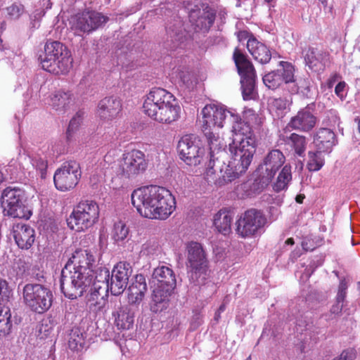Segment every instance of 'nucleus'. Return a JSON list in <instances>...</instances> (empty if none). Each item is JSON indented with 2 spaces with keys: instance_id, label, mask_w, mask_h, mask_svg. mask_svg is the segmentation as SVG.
<instances>
[{
  "instance_id": "obj_1",
  "label": "nucleus",
  "mask_w": 360,
  "mask_h": 360,
  "mask_svg": "<svg viewBox=\"0 0 360 360\" xmlns=\"http://www.w3.org/2000/svg\"><path fill=\"white\" fill-rule=\"evenodd\" d=\"M96 256L90 250H77L62 269L60 289L65 296L74 300L81 297L95 280L93 268Z\"/></svg>"
},
{
  "instance_id": "obj_2",
  "label": "nucleus",
  "mask_w": 360,
  "mask_h": 360,
  "mask_svg": "<svg viewBox=\"0 0 360 360\" xmlns=\"http://www.w3.org/2000/svg\"><path fill=\"white\" fill-rule=\"evenodd\" d=\"M131 203L143 217L165 220L176 208V200L165 187L148 186L137 188L131 193Z\"/></svg>"
},
{
  "instance_id": "obj_3",
  "label": "nucleus",
  "mask_w": 360,
  "mask_h": 360,
  "mask_svg": "<svg viewBox=\"0 0 360 360\" xmlns=\"http://www.w3.org/2000/svg\"><path fill=\"white\" fill-rule=\"evenodd\" d=\"M144 112L153 120L170 124L180 117L181 107L175 96L162 88H154L146 96Z\"/></svg>"
},
{
  "instance_id": "obj_4",
  "label": "nucleus",
  "mask_w": 360,
  "mask_h": 360,
  "mask_svg": "<svg viewBox=\"0 0 360 360\" xmlns=\"http://www.w3.org/2000/svg\"><path fill=\"white\" fill-rule=\"evenodd\" d=\"M233 141L229 144L232 157L249 167L256 152V137L250 125L245 122H236L232 127Z\"/></svg>"
},
{
  "instance_id": "obj_5",
  "label": "nucleus",
  "mask_w": 360,
  "mask_h": 360,
  "mask_svg": "<svg viewBox=\"0 0 360 360\" xmlns=\"http://www.w3.org/2000/svg\"><path fill=\"white\" fill-rule=\"evenodd\" d=\"M41 68L52 74H66L72 68V59L66 46L56 41H48L44 53L39 58Z\"/></svg>"
},
{
  "instance_id": "obj_6",
  "label": "nucleus",
  "mask_w": 360,
  "mask_h": 360,
  "mask_svg": "<svg viewBox=\"0 0 360 360\" xmlns=\"http://www.w3.org/2000/svg\"><path fill=\"white\" fill-rule=\"evenodd\" d=\"M187 265L191 269L189 280L196 286H202L212 283L210 281V271L207 255L202 245L197 242H190L186 245Z\"/></svg>"
},
{
  "instance_id": "obj_7",
  "label": "nucleus",
  "mask_w": 360,
  "mask_h": 360,
  "mask_svg": "<svg viewBox=\"0 0 360 360\" xmlns=\"http://www.w3.org/2000/svg\"><path fill=\"white\" fill-rule=\"evenodd\" d=\"M132 274V267L127 262H120L113 268L111 276L106 269H101L95 277L101 283L106 282L111 293L119 295L123 292L128 284L129 278Z\"/></svg>"
},
{
  "instance_id": "obj_8",
  "label": "nucleus",
  "mask_w": 360,
  "mask_h": 360,
  "mask_svg": "<svg viewBox=\"0 0 360 360\" xmlns=\"http://www.w3.org/2000/svg\"><path fill=\"white\" fill-rule=\"evenodd\" d=\"M98 204L93 200H84L74 208L68 219V224L76 231H82L92 226L98 221Z\"/></svg>"
},
{
  "instance_id": "obj_9",
  "label": "nucleus",
  "mask_w": 360,
  "mask_h": 360,
  "mask_svg": "<svg viewBox=\"0 0 360 360\" xmlns=\"http://www.w3.org/2000/svg\"><path fill=\"white\" fill-rule=\"evenodd\" d=\"M179 158L188 166H198L205 159V149L200 139L194 134H186L181 138L177 145Z\"/></svg>"
},
{
  "instance_id": "obj_10",
  "label": "nucleus",
  "mask_w": 360,
  "mask_h": 360,
  "mask_svg": "<svg viewBox=\"0 0 360 360\" xmlns=\"http://www.w3.org/2000/svg\"><path fill=\"white\" fill-rule=\"evenodd\" d=\"M233 60L240 76L243 96L245 100L254 99L256 96L255 68L246 56L238 49L233 53Z\"/></svg>"
},
{
  "instance_id": "obj_11",
  "label": "nucleus",
  "mask_w": 360,
  "mask_h": 360,
  "mask_svg": "<svg viewBox=\"0 0 360 360\" xmlns=\"http://www.w3.org/2000/svg\"><path fill=\"white\" fill-rule=\"evenodd\" d=\"M117 166L119 175L127 179H134L146 170L148 161L142 151L134 149L122 154Z\"/></svg>"
},
{
  "instance_id": "obj_12",
  "label": "nucleus",
  "mask_w": 360,
  "mask_h": 360,
  "mask_svg": "<svg viewBox=\"0 0 360 360\" xmlns=\"http://www.w3.org/2000/svg\"><path fill=\"white\" fill-rule=\"evenodd\" d=\"M51 291L40 284H27L23 288V300L32 311L41 314L47 311L52 304Z\"/></svg>"
},
{
  "instance_id": "obj_13",
  "label": "nucleus",
  "mask_w": 360,
  "mask_h": 360,
  "mask_svg": "<svg viewBox=\"0 0 360 360\" xmlns=\"http://www.w3.org/2000/svg\"><path fill=\"white\" fill-rule=\"evenodd\" d=\"M248 167L242 165V162L238 159L232 157L229 164H224L218 172L213 167L207 169L205 178L209 184L221 186L238 178L246 172Z\"/></svg>"
},
{
  "instance_id": "obj_14",
  "label": "nucleus",
  "mask_w": 360,
  "mask_h": 360,
  "mask_svg": "<svg viewBox=\"0 0 360 360\" xmlns=\"http://www.w3.org/2000/svg\"><path fill=\"white\" fill-rule=\"evenodd\" d=\"M266 219L260 210L250 209L236 221L237 234L241 238H251L259 234Z\"/></svg>"
},
{
  "instance_id": "obj_15",
  "label": "nucleus",
  "mask_w": 360,
  "mask_h": 360,
  "mask_svg": "<svg viewBox=\"0 0 360 360\" xmlns=\"http://www.w3.org/2000/svg\"><path fill=\"white\" fill-rule=\"evenodd\" d=\"M108 18L101 13L88 11L78 13L70 19V27L77 35L89 34L106 23Z\"/></svg>"
},
{
  "instance_id": "obj_16",
  "label": "nucleus",
  "mask_w": 360,
  "mask_h": 360,
  "mask_svg": "<svg viewBox=\"0 0 360 360\" xmlns=\"http://www.w3.org/2000/svg\"><path fill=\"white\" fill-rule=\"evenodd\" d=\"M80 176L79 164L73 160L68 161L56 171L53 176L54 184L58 190L66 191L78 184Z\"/></svg>"
},
{
  "instance_id": "obj_17",
  "label": "nucleus",
  "mask_w": 360,
  "mask_h": 360,
  "mask_svg": "<svg viewBox=\"0 0 360 360\" xmlns=\"http://www.w3.org/2000/svg\"><path fill=\"white\" fill-rule=\"evenodd\" d=\"M202 129H219L223 127L224 122L229 115L233 122H242L238 116L233 115L223 106L207 105L202 110Z\"/></svg>"
},
{
  "instance_id": "obj_18",
  "label": "nucleus",
  "mask_w": 360,
  "mask_h": 360,
  "mask_svg": "<svg viewBox=\"0 0 360 360\" xmlns=\"http://www.w3.org/2000/svg\"><path fill=\"white\" fill-rule=\"evenodd\" d=\"M22 192L20 189L6 188L1 195V205L6 214L14 218L26 217L22 205Z\"/></svg>"
},
{
  "instance_id": "obj_19",
  "label": "nucleus",
  "mask_w": 360,
  "mask_h": 360,
  "mask_svg": "<svg viewBox=\"0 0 360 360\" xmlns=\"http://www.w3.org/2000/svg\"><path fill=\"white\" fill-rule=\"evenodd\" d=\"M106 282L101 283L95 278L92 282L91 292L87 297L86 304L89 310L98 314L105 311L108 291L110 290Z\"/></svg>"
},
{
  "instance_id": "obj_20",
  "label": "nucleus",
  "mask_w": 360,
  "mask_h": 360,
  "mask_svg": "<svg viewBox=\"0 0 360 360\" xmlns=\"http://www.w3.org/2000/svg\"><path fill=\"white\" fill-rule=\"evenodd\" d=\"M313 104L308 105L300 110L297 114L292 117L288 126L292 129L308 132L311 131L317 122L316 117L311 112Z\"/></svg>"
},
{
  "instance_id": "obj_21",
  "label": "nucleus",
  "mask_w": 360,
  "mask_h": 360,
  "mask_svg": "<svg viewBox=\"0 0 360 360\" xmlns=\"http://www.w3.org/2000/svg\"><path fill=\"white\" fill-rule=\"evenodd\" d=\"M122 110L120 98L115 96L105 97L98 104L97 116L103 122H109L117 117Z\"/></svg>"
},
{
  "instance_id": "obj_22",
  "label": "nucleus",
  "mask_w": 360,
  "mask_h": 360,
  "mask_svg": "<svg viewBox=\"0 0 360 360\" xmlns=\"http://www.w3.org/2000/svg\"><path fill=\"white\" fill-rule=\"evenodd\" d=\"M13 235L17 245L21 249H29L35 240L34 229L24 223H17L13 226Z\"/></svg>"
},
{
  "instance_id": "obj_23",
  "label": "nucleus",
  "mask_w": 360,
  "mask_h": 360,
  "mask_svg": "<svg viewBox=\"0 0 360 360\" xmlns=\"http://www.w3.org/2000/svg\"><path fill=\"white\" fill-rule=\"evenodd\" d=\"M215 16L214 11L206 7L202 11H193L190 14V19L195 29L206 32L213 25Z\"/></svg>"
},
{
  "instance_id": "obj_24",
  "label": "nucleus",
  "mask_w": 360,
  "mask_h": 360,
  "mask_svg": "<svg viewBox=\"0 0 360 360\" xmlns=\"http://www.w3.org/2000/svg\"><path fill=\"white\" fill-rule=\"evenodd\" d=\"M174 288L155 285L151 295L150 309L154 313L160 312L168 306L169 297Z\"/></svg>"
},
{
  "instance_id": "obj_25",
  "label": "nucleus",
  "mask_w": 360,
  "mask_h": 360,
  "mask_svg": "<svg viewBox=\"0 0 360 360\" xmlns=\"http://www.w3.org/2000/svg\"><path fill=\"white\" fill-rule=\"evenodd\" d=\"M148 288L146 278L142 274H137L128 288V302L131 305H139L143 301Z\"/></svg>"
},
{
  "instance_id": "obj_26",
  "label": "nucleus",
  "mask_w": 360,
  "mask_h": 360,
  "mask_svg": "<svg viewBox=\"0 0 360 360\" xmlns=\"http://www.w3.org/2000/svg\"><path fill=\"white\" fill-rule=\"evenodd\" d=\"M285 158L279 150H272L265 157L262 165V169L266 172L268 180L271 179L276 172L285 163Z\"/></svg>"
},
{
  "instance_id": "obj_27",
  "label": "nucleus",
  "mask_w": 360,
  "mask_h": 360,
  "mask_svg": "<svg viewBox=\"0 0 360 360\" xmlns=\"http://www.w3.org/2000/svg\"><path fill=\"white\" fill-rule=\"evenodd\" d=\"M314 143L317 148L323 153H330L336 143L334 132L327 128H321L314 136Z\"/></svg>"
},
{
  "instance_id": "obj_28",
  "label": "nucleus",
  "mask_w": 360,
  "mask_h": 360,
  "mask_svg": "<svg viewBox=\"0 0 360 360\" xmlns=\"http://www.w3.org/2000/svg\"><path fill=\"white\" fill-rule=\"evenodd\" d=\"M167 32L169 38L167 41L171 42V49L183 48L188 38L181 21L176 20L170 24L167 28Z\"/></svg>"
},
{
  "instance_id": "obj_29",
  "label": "nucleus",
  "mask_w": 360,
  "mask_h": 360,
  "mask_svg": "<svg viewBox=\"0 0 360 360\" xmlns=\"http://www.w3.org/2000/svg\"><path fill=\"white\" fill-rule=\"evenodd\" d=\"M74 100L70 91L58 90L51 95L49 105L56 111L63 112L73 104Z\"/></svg>"
},
{
  "instance_id": "obj_30",
  "label": "nucleus",
  "mask_w": 360,
  "mask_h": 360,
  "mask_svg": "<svg viewBox=\"0 0 360 360\" xmlns=\"http://www.w3.org/2000/svg\"><path fill=\"white\" fill-rule=\"evenodd\" d=\"M247 49L255 60L262 64L269 63L271 58V54L268 47L254 37L248 39Z\"/></svg>"
},
{
  "instance_id": "obj_31",
  "label": "nucleus",
  "mask_w": 360,
  "mask_h": 360,
  "mask_svg": "<svg viewBox=\"0 0 360 360\" xmlns=\"http://www.w3.org/2000/svg\"><path fill=\"white\" fill-rule=\"evenodd\" d=\"M155 285H162L170 288L176 286V278L172 269L165 266L155 268L152 275Z\"/></svg>"
},
{
  "instance_id": "obj_32",
  "label": "nucleus",
  "mask_w": 360,
  "mask_h": 360,
  "mask_svg": "<svg viewBox=\"0 0 360 360\" xmlns=\"http://www.w3.org/2000/svg\"><path fill=\"white\" fill-rule=\"evenodd\" d=\"M117 326L121 329L129 330L134 324V312L129 306L117 307V311L112 313Z\"/></svg>"
},
{
  "instance_id": "obj_33",
  "label": "nucleus",
  "mask_w": 360,
  "mask_h": 360,
  "mask_svg": "<svg viewBox=\"0 0 360 360\" xmlns=\"http://www.w3.org/2000/svg\"><path fill=\"white\" fill-rule=\"evenodd\" d=\"M304 61L307 65L313 71H319L324 68V54L316 49L308 47L303 51Z\"/></svg>"
},
{
  "instance_id": "obj_34",
  "label": "nucleus",
  "mask_w": 360,
  "mask_h": 360,
  "mask_svg": "<svg viewBox=\"0 0 360 360\" xmlns=\"http://www.w3.org/2000/svg\"><path fill=\"white\" fill-rule=\"evenodd\" d=\"M233 219V214L232 212L221 210L214 217V226L222 234H229L231 231Z\"/></svg>"
},
{
  "instance_id": "obj_35",
  "label": "nucleus",
  "mask_w": 360,
  "mask_h": 360,
  "mask_svg": "<svg viewBox=\"0 0 360 360\" xmlns=\"http://www.w3.org/2000/svg\"><path fill=\"white\" fill-rule=\"evenodd\" d=\"M292 94H300L303 97L310 98L313 97V82L309 77H296L295 84L289 91Z\"/></svg>"
},
{
  "instance_id": "obj_36",
  "label": "nucleus",
  "mask_w": 360,
  "mask_h": 360,
  "mask_svg": "<svg viewBox=\"0 0 360 360\" xmlns=\"http://www.w3.org/2000/svg\"><path fill=\"white\" fill-rule=\"evenodd\" d=\"M202 131L207 138L210 150V154L211 158H212L214 157L215 153H217L225 146V144L222 139L217 133L216 129H202Z\"/></svg>"
},
{
  "instance_id": "obj_37",
  "label": "nucleus",
  "mask_w": 360,
  "mask_h": 360,
  "mask_svg": "<svg viewBox=\"0 0 360 360\" xmlns=\"http://www.w3.org/2000/svg\"><path fill=\"white\" fill-rule=\"evenodd\" d=\"M292 181L291 166L285 165L279 172L276 181L273 184V189L276 192L285 191L288 188Z\"/></svg>"
},
{
  "instance_id": "obj_38",
  "label": "nucleus",
  "mask_w": 360,
  "mask_h": 360,
  "mask_svg": "<svg viewBox=\"0 0 360 360\" xmlns=\"http://www.w3.org/2000/svg\"><path fill=\"white\" fill-rule=\"evenodd\" d=\"M291 103V100L286 98H270L268 101V107L271 112L279 117Z\"/></svg>"
},
{
  "instance_id": "obj_39",
  "label": "nucleus",
  "mask_w": 360,
  "mask_h": 360,
  "mask_svg": "<svg viewBox=\"0 0 360 360\" xmlns=\"http://www.w3.org/2000/svg\"><path fill=\"white\" fill-rule=\"evenodd\" d=\"M11 314L8 307L0 306V336H6L12 328Z\"/></svg>"
},
{
  "instance_id": "obj_40",
  "label": "nucleus",
  "mask_w": 360,
  "mask_h": 360,
  "mask_svg": "<svg viewBox=\"0 0 360 360\" xmlns=\"http://www.w3.org/2000/svg\"><path fill=\"white\" fill-rule=\"evenodd\" d=\"M286 141L294 148L298 156H304L307 146L306 138L304 136L292 133L287 137Z\"/></svg>"
},
{
  "instance_id": "obj_41",
  "label": "nucleus",
  "mask_w": 360,
  "mask_h": 360,
  "mask_svg": "<svg viewBox=\"0 0 360 360\" xmlns=\"http://www.w3.org/2000/svg\"><path fill=\"white\" fill-rule=\"evenodd\" d=\"M323 151H309L307 167L310 172H317L324 165L325 160L321 155Z\"/></svg>"
},
{
  "instance_id": "obj_42",
  "label": "nucleus",
  "mask_w": 360,
  "mask_h": 360,
  "mask_svg": "<svg viewBox=\"0 0 360 360\" xmlns=\"http://www.w3.org/2000/svg\"><path fill=\"white\" fill-rule=\"evenodd\" d=\"M278 71L281 77L282 84L284 82L287 85L288 90L290 91L292 86V84H295L296 79L294 76V67L290 63H284L283 69L278 70Z\"/></svg>"
},
{
  "instance_id": "obj_43",
  "label": "nucleus",
  "mask_w": 360,
  "mask_h": 360,
  "mask_svg": "<svg viewBox=\"0 0 360 360\" xmlns=\"http://www.w3.org/2000/svg\"><path fill=\"white\" fill-rule=\"evenodd\" d=\"M84 345V336L79 328H73L69 334L68 345L72 350H79Z\"/></svg>"
},
{
  "instance_id": "obj_44",
  "label": "nucleus",
  "mask_w": 360,
  "mask_h": 360,
  "mask_svg": "<svg viewBox=\"0 0 360 360\" xmlns=\"http://www.w3.org/2000/svg\"><path fill=\"white\" fill-rule=\"evenodd\" d=\"M6 17L11 20H18L25 13V6L20 2H14L4 8Z\"/></svg>"
},
{
  "instance_id": "obj_45",
  "label": "nucleus",
  "mask_w": 360,
  "mask_h": 360,
  "mask_svg": "<svg viewBox=\"0 0 360 360\" xmlns=\"http://www.w3.org/2000/svg\"><path fill=\"white\" fill-rule=\"evenodd\" d=\"M281 78L278 70L271 71L263 77V82L269 89H276L282 84Z\"/></svg>"
},
{
  "instance_id": "obj_46",
  "label": "nucleus",
  "mask_w": 360,
  "mask_h": 360,
  "mask_svg": "<svg viewBox=\"0 0 360 360\" xmlns=\"http://www.w3.org/2000/svg\"><path fill=\"white\" fill-rule=\"evenodd\" d=\"M30 165L39 171L41 177L44 178L47 168V161L39 154H34L31 156Z\"/></svg>"
},
{
  "instance_id": "obj_47",
  "label": "nucleus",
  "mask_w": 360,
  "mask_h": 360,
  "mask_svg": "<svg viewBox=\"0 0 360 360\" xmlns=\"http://www.w3.org/2000/svg\"><path fill=\"white\" fill-rule=\"evenodd\" d=\"M160 252V245L157 240L150 239L143 244L141 252L143 255L153 256Z\"/></svg>"
},
{
  "instance_id": "obj_48",
  "label": "nucleus",
  "mask_w": 360,
  "mask_h": 360,
  "mask_svg": "<svg viewBox=\"0 0 360 360\" xmlns=\"http://www.w3.org/2000/svg\"><path fill=\"white\" fill-rule=\"evenodd\" d=\"M31 162V156L25 153H20L16 160H12L11 166L15 167L20 169H29Z\"/></svg>"
},
{
  "instance_id": "obj_49",
  "label": "nucleus",
  "mask_w": 360,
  "mask_h": 360,
  "mask_svg": "<svg viewBox=\"0 0 360 360\" xmlns=\"http://www.w3.org/2000/svg\"><path fill=\"white\" fill-rule=\"evenodd\" d=\"M129 230L126 225L122 221L115 223L112 231V237L116 241L124 240L128 236Z\"/></svg>"
},
{
  "instance_id": "obj_50",
  "label": "nucleus",
  "mask_w": 360,
  "mask_h": 360,
  "mask_svg": "<svg viewBox=\"0 0 360 360\" xmlns=\"http://www.w3.org/2000/svg\"><path fill=\"white\" fill-rule=\"evenodd\" d=\"M45 11L43 9H37L30 15V25L32 30L39 27L41 18L45 15Z\"/></svg>"
},
{
  "instance_id": "obj_51",
  "label": "nucleus",
  "mask_w": 360,
  "mask_h": 360,
  "mask_svg": "<svg viewBox=\"0 0 360 360\" xmlns=\"http://www.w3.org/2000/svg\"><path fill=\"white\" fill-rule=\"evenodd\" d=\"M82 122V116L79 113H77L70 121L68 129L67 137L69 139L72 134L79 128Z\"/></svg>"
},
{
  "instance_id": "obj_52",
  "label": "nucleus",
  "mask_w": 360,
  "mask_h": 360,
  "mask_svg": "<svg viewBox=\"0 0 360 360\" xmlns=\"http://www.w3.org/2000/svg\"><path fill=\"white\" fill-rule=\"evenodd\" d=\"M349 285V281L346 278H342L340 281L338 286V290L336 296V300L338 302H344L346 295L347 290Z\"/></svg>"
},
{
  "instance_id": "obj_53",
  "label": "nucleus",
  "mask_w": 360,
  "mask_h": 360,
  "mask_svg": "<svg viewBox=\"0 0 360 360\" xmlns=\"http://www.w3.org/2000/svg\"><path fill=\"white\" fill-rule=\"evenodd\" d=\"M8 283L6 281L0 279V305L7 300L9 296Z\"/></svg>"
},
{
  "instance_id": "obj_54",
  "label": "nucleus",
  "mask_w": 360,
  "mask_h": 360,
  "mask_svg": "<svg viewBox=\"0 0 360 360\" xmlns=\"http://www.w3.org/2000/svg\"><path fill=\"white\" fill-rule=\"evenodd\" d=\"M245 116L249 122L257 125H260L262 123V118L256 115L251 109H248L245 112Z\"/></svg>"
},
{
  "instance_id": "obj_55",
  "label": "nucleus",
  "mask_w": 360,
  "mask_h": 360,
  "mask_svg": "<svg viewBox=\"0 0 360 360\" xmlns=\"http://www.w3.org/2000/svg\"><path fill=\"white\" fill-rule=\"evenodd\" d=\"M356 356V352L353 348L346 349L340 354V359H342V360H354Z\"/></svg>"
},
{
  "instance_id": "obj_56",
  "label": "nucleus",
  "mask_w": 360,
  "mask_h": 360,
  "mask_svg": "<svg viewBox=\"0 0 360 360\" xmlns=\"http://www.w3.org/2000/svg\"><path fill=\"white\" fill-rule=\"evenodd\" d=\"M53 324L51 323L50 319H44L42 324L39 328V332L44 333L45 335H47L50 331L53 329Z\"/></svg>"
},
{
  "instance_id": "obj_57",
  "label": "nucleus",
  "mask_w": 360,
  "mask_h": 360,
  "mask_svg": "<svg viewBox=\"0 0 360 360\" xmlns=\"http://www.w3.org/2000/svg\"><path fill=\"white\" fill-rule=\"evenodd\" d=\"M343 307V302H338L336 300V303L333 304L330 309V312L334 314H339L341 313Z\"/></svg>"
},
{
  "instance_id": "obj_58",
  "label": "nucleus",
  "mask_w": 360,
  "mask_h": 360,
  "mask_svg": "<svg viewBox=\"0 0 360 360\" xmlns=\"http://www.w3.org/2000/svg\"><path fill=\"white\" fill-rule=\"evenodd\" d=\"M345 89V82H339L335 88V92L337 94V96L342 98L344 96Z\"/></svg>"
},
{
  "instance_id": "obj_59",
  "label": "nucleus",
  "mask_w": 360,
  "mask_h": 360,
  "mask_svg": "<svg viewBox=\"0 0 360 360\" xmlns=\"http://www.w3.org/2000/svg\"><path fill=\"white\" fill-rule=\"evenodd\" d=\"M214 252L217 257V260H221L223 259L224 257V250L223 251H218V249L217 248H214Z\"/></svg>"
},
{
  "instance_id": "obj_60",
  "label": "nucleus",
  "mask_w": 360,
  "mask_h": 360,
  "mask_svg": "<svg viewBox=\"0 0 360 360\" xmlns=\"http://www.w3.org/2000/svg\"><path fill=\"white\" fill-rule=\"evenodd\" d=\"M302 248L305 250V251H309V250H314V248H311V247H308L307 246V242L306 240H303L302 242Z\"/></svg>"
},
{
  "instance_id": "obj_61",
  "label": "nucleus",
  "mask_w": 360,
  "mask_h": 360,
  "mask_svg": "<svg viewBox=\"0 0 360 360\" xmlns=\"http://www.w3.org/2000/svg\"><path fill=\"white\" fill-rule=\"evenodd\" d=\"M226 304H227V302L224 300L223 303L219 307L217 311H219V313H222L223 311H224V310L226 309Z\"/></svg>"
},
{
  "instance_id": "obj_62",
  "label": "nucleus",
  "mask_w": 360,
  "mask_h": 360,
  "mask_svg": "<svg viewBox=\"0 0 360 360\" xmlns=\"http://www.w3.org/2000/svg\"><path fill=\"white\" fill-rule=\"evenodd\" d=\"M294 243V240L292 238H288L285 242V244L287 245H292Z\"/></svg>"
},
{
  "instance_id": "obj_63",
  "label": "nucleus",
  "mask_w": 360,
  "mask_h": 360,
  "mask_svg": "<svg viewBox=\"0 0 360 360\" xmlns=\"http://www.w3.org/2000/svg\"><path fill=\"white\" fill-rule=\"evenodd\" d=\"M221 315V313H219V311H217L215 314H214V319L218 321L219 319H220V316Z\"/></svg>"
},
{
  "instance_id": "obj_64",
  "label": "nucleus",
  "mask_w": 360,
  "mask_h": 360,
  "mask_svg": "<svg viewBox=\"0 0 360 360\" xmlns=\"http://www.w3.org/2000/svg\"><path fill=\"white\" fill-rule=\"evenodd\" d=\"M304 198V197L301 196V195H297V198H296V201L299 203H302V199Z\"/></svg>"
}]
</instances>
